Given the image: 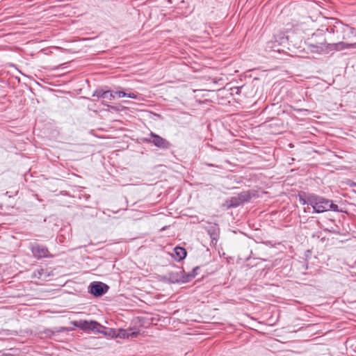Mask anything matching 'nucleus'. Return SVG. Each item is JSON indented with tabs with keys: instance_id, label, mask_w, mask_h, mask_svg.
Segmentation results:
<instances>
[{
	"instance_id": "obj_5",
	"label": "nucleus",
	"mask_w": 356,
	"mask_h": 356,
	"mask_svg": "<svg viewBox=\"0 0 356 356\" xmlns=\"http://www.w3.org/2000/svg\"><path fill=\"white\" fill-rule=\"evenodd\" d=\"M30 249L34 257L38 259L47 257H52L47 247L37 243L31 244Z\"/></svg>"
},
{
	"instance_id": "obj_14",
	"label": "nucleus",
	"mask_w": 356,
	"mask_h": 356,
	"mask_svg": "<svg viewBox=\"0 0 356 356\" xmlns=\"http://www.w3.org/2000/svg\"><path fill=\"white\" fill-rule=\"evenodd\" d=\"M174 252L176 256V259L182 260L186 257V250L185 248L177 246L174 248Z\"/></svg>"
},
{
	"instance_id": "obj_24",
	"label": "nucleus",
	"mask_w": 356,
	"mask_h": 356,
	"mask_svg": "<svg viewBox=\"0 0 356 356\" xmlns=\"http://www.w3.org/2000/svg\"><path fill=\"white\" fill-rule=\"evenodd\" d=\"M343 34H344V30H343V31H339V33H338V34H337V37L338 35H343Z\"/></svg>"
},
{
	"instance_id": "obj_1",
	"label": "nucleus",
	"mask_w": 356,
	"mask_h": 356,
	"mask_svg": "<svg viewBox=\"0 0 356 356\" xmlns=\"http://www.w3.org/2000/svg\"><path fill=\"white\" fill-rule=\"evenodd\" d=\"M74 325L82 330H91L106 336L115 337V330L107 328L95 321H79L75 322Z\"/></svg>"
},
{
	"instance_id": "obj_10",
	"label": "nucleus",
	"mask_w": 356,
	"mask_h": 356,
	"mask_svg": "<svg viewBox=\"0 0 356 356\" xmlns=\"http://www.w3.org/2000/svg\"><path fill=\"white\" fill-rule=\"evenodd\" d=\"M241 204L249 202L252 197H257V191L253 190L245 191L238 194Z\"/></svg>"
},
{
	"instance_id": "obj_18",
	"label": "nucleus",
	"mask_w": 356,
	"mask_h": 356,
	"mask_svg": "<svg viewBox=\"0 0 356 356\" xmlns=\"http://www.w3.org/2000/svg\"><path fill=\"white\" fill-rule=\"evenodd\" d=\"M106 95L105 94V91L102 90H96L93 93V97H97V98H103Z\"/></svg>"
},
{
	"instance_id": "obj_27",
	"label": "nucleus",
	"mask_w": 356,
	"mask_h": 356,
	"mask_svg": "<svg viewBox=\"0 0 356 356\" xmlns=\"http://www.w3.org/2000/svg\"><path fill=\"white\" fill-rule=\"evenodd\" d=\"M325 231L330 232L328 229H325Z\"/></svg>"
},
{
	"instance_id": "obj_26",
	"label": "nucleus",
	"mask_w": 356,
	"mask_h": 356,
	"mask_svg": "<svg viewBox=\"0 0 356 356\" xmlns=\"http://www.w3.org/2000/svg\"><path fill=\"white\" fill-rule=\"evenodd\" d=\"M310 209V207L308 206L307 208L304 209L305 212L308 211Z\"/></svg>"
},
{
	"instance_id": "obj_25",
	"label": "nucleus",
	"mask_w": 356,
	"mask_h": 356,
	"mask_svg": "<svg viewBox=\"0 0 356 356\" xmlns=\"http://www.w3.org/2000/svg\"><path fill=\"white\" fill-rule=\"evenodd\" d=\"M243 86L236 88V93L238 94Z\"/></svg>"
},
{
	"instance_id": "obj_19",
	"label": "nucleus",
	"mask_w": 356,
	"mask_h": 356,
	"mask_svg": "<svg viewBox=\"0 0 356 356\" xmlns=\"http://www.w3.org/2000/svg\"><path fill=\"white\" fill-rule=\"evenodd\" d=\"M105 94H106V95H105V97H104V99H108V100H112L113 99H114L115 97V92L113 91H111V90H106L105 91Z\"/></svg>"
},
{
	"instance_id": "obj_12",
	"label": "nucleus",
	"mask_w": 356,
	"mask_h": 356,
	"mask_svg": "<svg viewBox=\"0 0 356 356\" xmlns=\"http://www.w3.org/2000/svg\"><path fill=\"white\" fill-rule=\"evenodd\" d=\"M240 205H241V202H240L238 195L231 197L230 198L226 200L222 204V206L225 207L227 209L235 208Z\"/></svg>"
},
{
	"instance_id": "obj_4",
	"label": "nucleus",
	"mask_w": 356,
	"mask_h": 356,
	"mask_svg": "<svg viewBox=\"0 0 356 356\" xmlns=\"http://www.w3.org/2000/svg\"><path fill=\"white\" fill-rule=\"evenodd\" d=\"M109 287L107 284L101 282H92L90 284L88 291L96 297H99L106 293Z\"/></svg>"
},
{
	"instance_id": "obj_13",
	"label": "nucleus",
	"mask_w": 356,
	"mask_h": 356,
	"mask_svg": "<svg viewBox=\"0 0 356 356\" xmlns=\"http://www.w3.org/2000/svg\"><path fill=\"white\" fill-rule=\"evenodd\" d=\"M347 29H343L344 34L343 35L337 36V40H346L349 38L351 35H355L356 31L355 28L350 27L348 25H347Z\"/></svg>"
},
{
	"instance_id": "obj_16",
	"label": "nucleus",
	"mask_w": 356,
	"mask_h": 356,
	"mask_svg": "<svg viewBox=\"0 0 356 356\" xmlns=\"http://www.w3.org/2000/svg\"><path fill=\"white\" fill-rule=\"evenodd\" d=\"M181 282L186 283L191 281L194 278V275H191V273H186L184 270H180Z\"/></svg>"
},
{
	"instance_id": "obj_17",
	"label": "nucleus",
	"mask_w": 356,
	"mask_h": 356,
	"mask_svg": "<svg viewBox=\"0 0 356 356\" xmlns=\"http://www.w3.org/2000/svg\"><path fill=\"white\" fill-rule=\"evenodd\" d=\"M181 277L180 274V270L177 273H172L170 275V280L172 282L176 283V282H181Z\"/></svg>"
},
{
	"instance_id": "obj_6",
	"label": "nucleus",
	"mask_w": 356,
	"mask_h": 356,
	"mask_svg": "<svg viewBox=\"0 0 356 356\" xmlns=\"http://www.w3.org/2000/svg\"><path fill=\"white\" fill-rule=\"evenodd\" d=\"M289 38L282 34L275 35L274 39L269 41L267 44V47L271 49L274 51H280V46L284 44L287 42Z\"/></svg>"
},
{
	"instance_id": "obj_8",
	"label": "nucleus",
	"mask_w": 356,
	"mask_h": 356,
	"mask_svg": "<svg viewBox=\"0 0 356 356\" xmlns=\"http://www.w3.org/2000/svg\"><path fill=\"white\" fill-rule=\"evenodd\" d=\"M328 51H341L350 48H356V42L355 43H346L343 42H339L335 43H328Z\"/></svg>"
},
{
	"instance_id": "obj_22",
	"label": "nucleus",
	"mask_w": 356,
	"mask_h": 356,
	"mask_svg": "<svg viewBox=\"0 0 356 356\" xmlns=\"http://www.w3.org/2000/svg\"><path fill=\"white\" fill-rule=\"evenodd\" d=\"M200 270V267L199 266H196L195 267L191 272H190L191 273V275H194V278L195 277V276L198 274V271Z\"/></svg>"
},
{
	"instance_id": "obj_20",
	"label": "nucleus",
	"mask_w": 356,
	"mask_h": 356,
	"mask_svg": "<svg viewBox=\"0 0 356 356\" xmlns=\"http://www.w3.org/2000/svg\"><path fill=\"white\" fill-rule=\"evenodd\" d=\"M217 229H218L214 227L212 230H211V229L209 230V234H210L212 240H216V238H217V236H218Z\"/></svg>"
},
{
	"instance_id": "obj_11",
	"label": "nucleus",
	"mask_w": 356,
	"mask_h": 356,
	"mask_svg": "<svg viewBox=\"0 0 356 356\" xmlns=\"http://www.w3.org/2000/svg\"><path fill=\"white\" fill-rule=\"evenodd\" d=\"M139 332L136 331H131V330H124V329H119L115 332V337L122 338V339H126L129 337H136L138 334Z\"/></svg>"
},
{
	"instance_id": "obj_3",
	"label": "nucleus",
	"mask_w": 356,
	"mask_h": 356,
	"mask_svg": "<svg viewBox=\"0 0 356 356\" xmlns=\"http://www.w3.org/2000/svg\"><path fill=\"white\" fill-rule=\"evenodd\" d=\"M145 141L152 143L156 147L163 149H168L171 147V144L169 141L153 132L149 134V138H146Z\"/></svg>"
},
{
	"instance_id": "obj_2",
	"label": "nucleus",
	"mask_w": 356,
	"mask_h": 356,
	"mask_svg": "<svg viewBox=\"0 0 356 356\" xmlns=\"http://www.w3.org/2000/svg\"><path fill=\"white\" fill-rule=\"evenodd\" d=\"M313 202H314L312 206L313 209V213H321L329 210L333 211H339L338 205L334 204L332 200L325 199L323 197L314 194Z\"/></svg>"
},
{
	"instance_id": "obj_7",
	"label": "nucleus",
	"mask_w": 356,
	"mask_h": 356,
	"mask_svg": "<svg viewBox=\"0 0 356 356\" xmlns=\"http://www.w3.org/2000/svg\"><path fill=\"white\" fill-rule=\"evenodd\" d=\"M347 29V24H344L340 21L332 19V22L326 28V31L330 33L338 34L339 31Z\"/></svg>"
},
{
	"instance_id": "obj_15",
	"label": "nucleus",
	"mask_w": 356,
	"mask_h": 356,
	"mask_svg": "<svg viewBox=\"0 0 356 356\" xmlns=\"http://www.w3.org/2000/svg\"><path fill=\"white\" fill-rule=\"evenodd\" d=\"M313 198L314 194L309 195L306 198L302 197L301 195L299 196V200L302 204H307L310 205L311 207L312 206V203L314 202Z\"/></svg>"
},
{
	"instance_id": "obj_9",
	"label": "nucleus",
	"mask_w": 356,
	"mask_h": 356,
	"mask_svg": "<svg viewBox=\"0 0 356 356\" xmlns=\"http://www.w3.org/2000/svg\"><path fill=\"white\" fill-rule=\"evenodd\" d=\"M327 44L324 39L322 42L318 43H311L309 44L311 51L314 53H322V52H328V47Z\"/></svg>"
},
{
	"instance_id": "obj_28",
	"label": "nucleus",
	"mask_w": 356,
	"mask_h": 356,
	"mask_svg": "<svg viewBox=\"0 0 356 356\" xmlns=\"http://www.w3.org/2000/svg\"><path fill=\"white\" fill-rule=\"evenodd\" d=\"M355 36H356V33H355Z\"/></svg>"
},
{
	"instance_id": "obj_23",
	"label": "nucleus",
	"mask_w": 356,
	"mask_h": 356,
	"mask_svg": "<svg viewBox=\"0 0 356 356\" xmlns=\"http://www.w3.org/2000/svg\"><path fill=\"white\" fill-rule=\"evenodd\" d=\"M115 93L119 97H125V96H127L126 92H124V91H116V92H115Z\"/></svg>"
},
{
	"instance_id": "obj_21",
	"label": "nucleus",
	"mask_w": 356,
	"mask_h": 356,
	"mask_svg": "<svg viewBox=\"0 0 356 356\" xmlns=\"http://www.w3.org/2000/svg\"><path fill=\"white\" fill-rule=\"evenodd\" d=\"M126 95H127V97H129V98H131V99H137L138 97V93L137 92H126Z\"/></svg>"
}]
</instances>
